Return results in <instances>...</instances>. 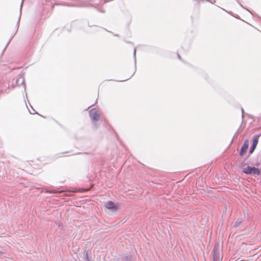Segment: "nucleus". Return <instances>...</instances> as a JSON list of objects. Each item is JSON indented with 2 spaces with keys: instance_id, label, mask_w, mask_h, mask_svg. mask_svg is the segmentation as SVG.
<instances>
[{
  "instance_id": "obj_1",
  "label": "nucleus",
  "mask_w": 261,
  "mask_h": 261,
  "mask_svg": "<svg viewBox=\"0 0 261 261\" xmlns=\"http://www.w3.org/2000/svg\"><path fill=\"white\" fill-rule=\"evenodd\" d=\"M242 169L243 172L247 174L253 175H259L260 174V171L259 169L254 167L249 166L247 164H243L242 166Z\"/></svg>"
},
{
  "instance_id": "obj_3",
  "label": "nucleus",
  "mask_w": 261,
  "mask_h": 261,
  "mask_svg": "<svg viewBox=\"0 0 261 261\" xmlns=\"http://www.w3.org/2000/svg\"><path fill=\"white\" fill-rule=\"evenodd\" d=\"M91 118L94 120H98L100 118V114L98 111L95 109H92L90 112Z\"/></svg>"
},
{
  "instance_id": "obj_4",
  "label": "nucleus",
  "mask_w": 261,
  "mask_h": 261,
  "mask_svg": "<svg viewBox=\"0 0 261 261\" xmlns=\"http://www.w3.org/2000/svg\"><path fill=\"white\" fill-rule=\"evenodd\" d=\"M260 136H261V135H256L254 137L253 140L252 145L251 147V149L250 151V153H252L254 151L255 148H256L257 144L258 143V138Z\"/></svg>"
},
{
  "instance_id": "obj_6",
  "label": "nucleus",
  "mask_w": 261,
  "mask_h": 261,
  "mask_svg": "<svg viewBox=\"0 0 261 261\" xmlns=\"http://www.w3.org/2000/svg\"><path fill=\"white\" fill-rule=\"evenodd\" d=\"M216 251H217L216 247H215L214 248V254L213 256L214 261H221L222 257L220 256V254H219L218 253H217L216 252Z\"/></svg>"
},
{
  "instance_id": "obj_5",
  "label": "nucleus",
  "mask_w": 261,
  "mask_h": 261,
  "mask_svg": "<svg viewBox=\"0 0 261 261\" xmlns=\"http://www.w3.org/2000/svg\"><path fill=\"white\" fill-rule=\"evenodd\" d=\"M248 148V140H246L244 142V143L241 148L240 154L241 155H243L247 150Z\"/></svg>"
},
{
  "instance_id": "obj_2",
  "label": "nucleus",
  "mask_w": 261,
  "mask_h": 261,
  "mask_svg": "<svg viewBox=\"0 0 261 261\" xmlns=\"http://www.w3.org/2000/svg\"><path fill=\"white\" fill-rule=\"evenodd\" d=\"M105 206L108 209L115 211H117L120 208V205L118 204H116L111 201L107 202L105 204Z\"/></svg>"
}]
</instances>
